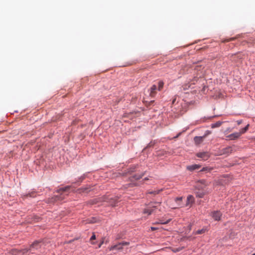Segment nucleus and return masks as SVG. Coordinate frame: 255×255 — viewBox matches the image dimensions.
<instances>
[{
  "instance_id": "nucleus-32",
  "label": "nucleus",
  "mask_w": 255,
  "mask_h": 255,
  "mask_svg": "<svg viewBox=\"0 0 255 255\" xmlns=\"http://www.w3.org/2000/svg\"><path fill=\"white\" fill-rule=\"evenodd\" d=\"M144 180H148V178L147 177H145L144 179Z\"/></svg>"
},
{
  "instance_id": "nucleus-31",
  "label": "nucleus",
  "mask_w": 255,
  "mask_h": 255,
  "mask_svg": "<svg viewBox=\"0 0 255 255\" xmlns=\"http://www.w3.org/2000/svg\"><path fill=\"white\" fill-rule=\"evenodd\" d=\"M175 100H176V99H174V100H173V101H172V103H173V104H174V103H175Z\"/></svg>"
},
{
  "instance_id": "nucleus-34",
  "label": "nucleus",
  "mask_w": 255,
  "mask_h": 255,
  "mask_svg": "<svg viewBox=\"0 0 255 255\" xmlns=\"http://www.w3.org/2000/svg\"><path fill=\"white\" fill-rule=\"evenodd\" d=\"M178 204L179 206L182 207V206L179 203H178Z\"/></svg>"
},
{
  "instance_id": "nucleus-21",
  "label": "nucleus",
  "mask_w": 255,
  "mask_h": 255,
  "mask_svg": "<svg viewBox=\"0 0 255 255\" xmlns=\"http://www.w3.org/2000/svg\"><path fill=\"white\" fill-rule=\"evenodd\" d=\"M35 196H36V194L35 192H31L30 193H29V194L25 195L26 198L34 197Z\"/></svg>"
},
{
  "instance_id": "nucleus-25",
  "label": "nucleus",
  "mask_w": 255,
  "mask_h": 255,
  "mask_svg": "<svg viewBox=\"0 0 255 255\" xmlns=\"http://www.w3.org/2000/svg\"><path fill=\"white\" fill-rule=\"evenodd\" d=\"M170 220L169 219L165 222L161 221V222H159L158 223H160L161 224H168L170 222Z\"/></svg>"
},
{
  "instance_id": "nucleus-24",
  "label": "nucleus",
  "mask_w": 255,
  "mask_h": 255,
  "mask_svg": "<svg viewBox=\"0 0 255 255\" xmlns=\"http://www.w3.org/2000/svg\"><path fill=\"white\" fill-rule=\"evenodd\" d=\"M211 133V132L209 130H207L206 132L205 133L204 135H203L204 138H205L208 135L210 134Z\"/></svg>"
},
{
  "instance_id": "nucleus-17",
  "label": "nucleus",
  "mask_w": 255,
  "mask_h": 255,
  "mask_svg": "<svg viewBox=\"0 0 255 255\" xmlns=\"http://www.w3.org/2000/svg\"><path fill=\"white\" fill-rule=\"evenodd\" d=\"M249 127V125H247L244 128L241 129L240 131H239L240 133H241V135L242 134L245 133L248 129Z\"/></svg>"
},
{
  "instance_id": "nucleus-15",
  "label": "nucleus",
  "mask_w": 255,
  "mask_h": 255,
  "mask_svg": "<svg viewBox=\"0 0 255 255\" xmlns=\"http://www.w3.org/2000/svg\"><path fill=\"white\" fill-rule=\"evenodd\" d=\"M109 202V204L112 206H116L117 203L116 200L113 198L110 199Z\"/></svg>"
},
{
  "instance_id": "nucleus-30",
  "label": "nucleus",
  "mask_w": 255,
  "mask_h": 255,
  "mask_svg": "<svg viewBox=\"0 0 255 255\" xmlns=\"http://www.w3.org/2000/svg\"><path fill=\"white\" fill-rule=\"evenodd\" d=\"M237 123H238V125H240L242 123V120H239L237 121Z\"/></svg>"
},
{
  "instance_id": "nucleus-27",
  "label": "nucleus",
  "mask_w": 255,
  "mask_h": 255,
  "mask_svg": "<svg viewBox=\"0 0 255 255\" xmlns=\"http://www.w3.org/2000/svg\"><path fill=\"white\" fill-rule=\"evenodd\" d=\"M28 251H30V250H29V249H24L22 250V252H23V254H25L26 253H27V252Z\"/></svg>"
},
{
  "instance_id": "nucleus-16",
  "label": "nucleus",
  "mask_w": 255,
  "mask_h": 255,
  "mask_svg": "<svg viewBox=\"0 0 255 255\" xmlns=\"http://www.w3.org/2000/svg\"><path fill=\"white\" fill-rule=\"evenodd\" d=\"M144 173H142L140 174H137L133 176L132 177L135 180H138L142 178V177L144 175Z\"/></svg>"
},
{
  "instance_id": "nucleus-12",
  "label": "nucleus",
  "mask_w": 255,
  "mask_h": 255,
  "mask_svg": "<svg viewBox=\"0 0 255 255\" xmlns=\"http://www.w3.org/2000/svg\"><path fill=\"white\" fill-rule=\"evenodd\" d=\"M155 206H153V208H151L150 207H148L147 208L145 209L143 211L144 214H147L148 215H151L154 210L153 208H155Z\"/></svg>"
},
{
  "instance_id": "nucleus-11",
  "label": "nucleus",
  "mask_w": 255,
  "mask_h": 255,
  "mask_svg": "<svg viewBox=\"0 0 255 255\" xmlns=\"http://www.w3.org/2000/svg\"><path fill=\"white\" fill-rule=\"evenodd\" d=\"M200 166L198 164H194L192 165H189L187 167V169L191 171H192L194 170L198 169L200 168Z\"/></svg>"
},
{
  "instance_id": "nucleus-1",
  "label": "nucleus",
  "mask_w": 255,
  "mask_h": 255,
  "mask_svg": "<svg viewBox=\"0 0 255 255\" xmlns=\"http://www.w3.org/2000/svg\"><path fill=\"white\" fill-rule=\"evenodd\" d=\"M72 186H67L64 187L60 188L57 190V192L60 194L59 195H55L48 199V202L49 203H54L57 201L62 200L65 197V195L63 194V192H66L69 191L72 188Z\"/></svg>"
},
{
  "instance_id": "nucleus-22",
  "label": "nucleus",
  "mask_w": 255,
  "mask_h": 255,
  "mask_svg": "<svg viewBox=\"0 0 255 255\" xmlns=\"http://www.w3.org/2000/svg\"><path fill=\"white\" fill-rule=\"evenodd\" d=\"M161 191H162V189L159 190H153V191L148 192V193L155 195V194L159 193Z\"/></svg>"
},
{
  "instance_id": "nucleus-26",
  "label": "nucleus",
  "mask_w": 255,
  "mask_h": 255,
  "mask_svg": "<svg viewBox=\"0 0 255 255\" xmlns=\"http://www.w3.org/2000/svg\"><path fill=\"white\" fill-rule=\"evenodd\" d=\"M211 170L210 168H209L208 167H204L201 170L202 171H210Z\"/></svg>"
},
{
  "instance_id": "nucleus-3",
  "label": "nucleus",
  "mask_w": 255,
  "mask_h": 255,
  "mask_svg": "<svg viewBox=\"0 0 255 255\" xmlns=\"http://www.w3.org/2000/svg\"><path fill=\"white\" fill-rule=\"evenodd\" d=\"M200 183L201 185H206L205 181L204 180H202L199 181V183H198V184L196 186L197 188H198V190H199V191L196 192V196L199 198H202V197H203V196L204 195V193L203 191H200V190L202 189L203 186L199 185Z\"/></svg>"
},
{
  "instance_id": "nucleus-35",
  "label": "nucleus",
  "mask_w": 255,
  "mask_h": 255,
  "mask_svg": "<svg viewBox=\"0 0 255 255\" xmlns=\"http://www.w3.org/2000/svg\"><path fill=\"white\" fill-rule=\"evenodd\" d=\"M180 134V133H179V134L177 135L176 137H178Z\"/></svg>"
},
{
  "instance_id": "nucleus-13",
  "label": "nucleus",
  "mask_w": 255,
  "mask_h": 255,
  "mask_svg": "<svg viewBox=\"0 0 255 255\" xmlns=\"http://www.w3.org/2000/svg\"><path fill=\"white\" fill-rule=\"evenodd\" d=\"M91 189L90 187H84V188H82L81 189H79L78 190L79 191V192L81 193V192H85V193H88L89 192V191H91Z\"/></svg>"
},
{
  "instance_id": "nucleus-7",
  "label": "nucleus",
  "mask_w": 255,
  "mask_h": 255,
  "mask_svg": "<svg viewBox=\"0 0 255 255\" xmlns=\"http://www.w3.org/2000/svg\"><path fill=\"white\" fill-rule=\"evenodd\" d=\"M212 218L216 221H219L221 219L222 214L220 211H214L211 213Z\"/></svg>"
},
{
  "instance_id": "nucleus-2",
  "label": "nucleus",
  "mask_w": 255,
  "mask_h": 255,
  "mask_svg": "<svg viewBox=\"0 0 255 255\" xmlns=\"http://www.w3.org/2000/svg\"><path fill=\"white\" fill-rule=\"evenodd\" d=\"M164 83L160 81L157 83V85H153L148 90L149 95L151 98H154L156 95V91H161L163 87Z\"/></svg>"
},
{
  "instance_id": "nucleus-36",
  "label": "nucleus",
  "mask_w": 255,
  "mask_h": 255,
  "mask_svg": "<svg viewBox=\"0 0 255 255\" xmlns=\"http://www.w3.org/2000/svg\"><path fill=\"white\" fill-rule=\"evenodd\" d=\"M160 202H156V204H160Z\"/></svg>"
},
{
  "instance_id": "nucleus-9",
  "label": "nucleus",
  "mask_w": 255,
  "mask_h": 255,
  "mask_svg": "<svg viewBox=\"0 0 255 255\" xmlns=\"http://www.w3.org/2000/svg\"><path fill=\"white\" fill-rule=\"evenodd\" d=\"M194 201V197L192 195H189L187 198L186 206H189L191 203H193Z\"/></svg>"
},
{
  "instance_id": "nucleus-23",
  "label": "nucleus",
  "mask_w": 255,
  "mask_h": 255,
  "mask_svg": "<svg viewBox=\"0 0 255 255\" xmlns=\"http://www.w3.org/2000/svg\"><path fill=\"white\" fill-rule=\"evenodd\" d=\"M182 197H177V198H175V202H176L177 203H178V202H179V201H181V200H182Z\"/></svg>"
},
{
  "instance_id": "nucleus-5",
  "label": "nucleus",
  "mask_w": 255,
  "mask_h": 255,
  "mask_svg": "<svg viewBox=\"0 0 255 255\" xmlns=\"http://www.w3.org/2000/svg\"><path fill=\"white\" fill-rule=\"evenodd\" d=\"M128 245H129L128 242H121V243H119L118 244H117V245L112 246L110 250H121L123 249V247L124 246H128Z\"/></svg>"
},
{
  "instance_id": "nucleus-4",
  "label": "nucleus",
  "mask_w": 255,
  "mask_h": 255,
  "mask_svg": "<svg viewBox=\"0 0 255 255\" xmlns=\"http://www.w3.org/2000/svg\"><path fill=\"white\" fill-rule=\"evenodd\" d=\"M44 243L42 241H36L31 245L29 250L30 252L33 250H37L41 248L43 245Z\"/></svg>"
},
{
  "instance_id": "nucleus-28",
  "label": "nucleus",
  "mask_w": 255,
  "mask_h": 255,
  "mask_svg": "<svg viewBox=\"0 0 255 255\" xmlns=\"http://www.w3.org/2000/svg\"><path fill=\"white\" fill-rule=\"evenodd\" d=\"M95 239H96V236H95V234H93V235H92V236L91 237V238H90V240H91V241H92V240H95Z\"/></svg>"
},
{
  "instance_id": "nucleus-37",
  "label": "nucleus",
  "mask_w": 255,
  "mask_h": 255,
  "mask_svg": "<svg viewBox=\"0 0 255 255\" xmlns=\"http://www.w3.org/2000/svg\"><path fill=\"white\" fill-rule=\"evenodd\" d=\"M255 255V253L253 254V255Z\"/></svg>"
},
{
  "instance_id": "nucleus-33",
  "label": "nucleus",
  "mask_w": 255,
  "mask_h": 255,
  "mask_svg": "<svg viewBox=\"0 0 255 255\" xmlns=\"http://www.w3.org/2000/svg\"><path fill=\"white\" fill-rule=\"evenodd\" d=\"M103 243V242H102L99 246V247L100 248L101 246V245Z\"/></svg>"
},
{
  "instance_id": "nucleus-19",
  "label": "nucleus",
  "mask_w": 255,
  "mask_h": 255,
  "mask_svg": "<svg viewBox=\"0 0 255 255\" xmlns=\"http://www.w3.org/2000/svg\"><path fill=\"white\" fill-rule=\"evenodd\" d=\"M86 176V174H84L83 175H82L81 176L79 177L78 178V179L77 180V181L75 182V183H77L78 182L82 181L83 180H84Z\"/></svg>"
},
{
  "instance_id": "nucleus-29",
  "label": "nucleus",
  "mask_w": 255,
  "mask_h": 255,
  "mask_svg": "<svg viewBox=\"0 0 255 255\" xmlns=\"http://www.w3.org/2000/svg\"><path fill=\"white\" fill-rule=\"evenodd\" d=\"M158 228H156V227H151L150 228V229L151 231H154V230H157Z\"/></svg>"
},
{
  "instance_id": "nucleus-20",
  "label": "nucleus",
  "mask_w": 255,
  "mask_h": 255,
  "mask_svg": "<svg viewBox=\"0 0 255 255\" xmlns=\"http://www.w3.org/2000/svg\"><path fill=\"white\" fill-rule=\"evenodd\" d=\"M232 151V148L231 147H228L224 149V153H231Z\"/></svg>"
},
{
  "instance_id": "nucleus-10",
  "label": "nucleus",
  "mask_w": 255,
  "mask_h": 255,
  "mask_svg": "<svg viewBox=\"0 0 255 255\" xmlns=\"http://www.w3.org/2000/svg\"><path fill=\"white\" fill-rule=\"evenodd\" d=\"M204 139V137L203 136H195L194 138V140L195 141V143L196 144H199L200 143H201L203 141Z\"/></svg>"
},
{
  "instance_id": "nucleus-8",
  "label": "nucleus",
  "mask_w": 255,
  "mask_h": 255,
  "mask_svg": "<svg viewBox=\"0 0 255 255\" xmlns=\"http://www.w3.org/2000/svg\"><path fill=\"white\" fill-rule=\"evenodd\" d=\"M241 133L239 132H234L227 136V137L231 140H235L241 136Z\"/></svg>"
},
{
  "instance_id": "nucleus-6",
  "label": "nucleus",
  "mask_w": 255,
  "mask_h": 255,
  "mask_svg": "<svg viewBox=\"0 0 255 255\" xmlns=\"http://www.w3.org/2000/svg\"><path fill=\"white\" fill-rule=\"evenodd\" d=\"M197 157L203 160H207L210 157V154L208 152H201L197 153Z\"/></svg>"
},
{
  "instance_id": "nucleus-18",
  "label": "nucleus",
  "mask_w": 255,
  "mask_h": 255,
  "mask_svg": "<svg viewBox=\"0 0 255 255\" xmlns=\"http://www.w3.org/2000/svg\"><path fill=\"white\" fill-rule=\"evenodd\" d=\"M207 231L206 228H203L201 230H199L196 231V234H202L205 233Z\"/></svg>"
},
{
  "instance_id": "nucleus-14",
  "label": "nucleus",
  "mask_w": 255,
  "mask_h": 255,
  "mask_svg": "<svg viewBox=\"0 0 255 255\" xmlns=\"http://www.w3.org/2000/svg\"><path fill=\"white\" fill-rule=\"evenodd\" d=\"M222 123H223L222 122L218 121L216 123L213 124L211 125V127L212 128H216L219 127L222 125Z\"/></svg>"
}]
</instances>
